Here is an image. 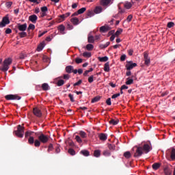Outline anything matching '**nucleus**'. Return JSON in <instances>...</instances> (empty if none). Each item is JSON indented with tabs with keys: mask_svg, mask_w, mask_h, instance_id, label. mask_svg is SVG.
Wrapping results in <instances>:
<instances>
[{
	"mask_svg": "<svg viewBox=\"0 0 175 175\" xmlns=\"http://www.w3.org/2000/svg\"><path fill=\"white\" fill-rule=\"evenodd\" d=\"M29 21H31V23H33V24H35V23H36V21L38 20V16L35 14L31 15L29 17Z\"/></svg>",
	"mask_w": 175,
	"mask_h": 175,
	"instance_id": "obj_11",
	"label": "nucleus"
},
{
	"mask_svg": "<svg viewBox=\"0 0 175 175\" xmlns=\"http://www.w3.org/2000/svg\"><path fill=\"white\" fill-rule=\"evenodd\" d=\"M12 5H13V2L12 1H8L7 3H5L6 8H11Z\"/></svg>",
	"mask_w": 175,
	"mask_h": 175,
	"instance_id": "obj_57",
	"label": "nucleus"
},
{
	"mask_svg": "<svg viewBox=\"0 0 175 175\" xmlns=\"http://www.w3.org/2000/svg\"><path fill=\"white\" fill-rule=\"evenodd\" d=\"M33 113L36 117H38L39 118L42 117V111H40V109H39L38 107L33 108Z\"/></svg>",
	"mask_w": 175,
	"mask_h": 175,
	"instance_id": "obj_7",
	"label": "nucleus"
},
{
	"mask_svg": "<svg viewBox=\"0 0 175 175\" xmlns=\"http://www.w3.org/2000/svg\"><path fill=\"white\" fill-rule=\"evenodd\" d=\"M72 70H73V66H67L66 67V73H72Z\"/></svg>",
	"mask_w": 175,
	"mask_h": 175,
	"instance_id": "obj_20",
	"label": "nucleus"
},
{
	"mask_svg": "<svg viewBox=\"0 0 175 175\" xmlns=\"http://www.w3.org/2000/svg\"><path fill=\"white\" fill-rule=\"evenodd\" d=\"M98 137H99L100 140H101L102 142H106V140H107V134L100 133L98 135Z\"/></svg>",
	"mask_w": 175,
	"mask_h": 175,
	"instance_id": "obj_10",
	"label": "nucleus"
},
{
	"mask_svg": "<svg viewBox=\"0 0 175 175\" xmlns=\"http://www.w3.org/2000/svg\"><path fill=\"white\" fill-rule=\"evenodd\" d=\"M18 35H19L20 38H26L27 32L22 31V32L18 33Z\"/></svg>",
	"mask_w": 175,
	"mask_h": 175,
	"instance_id": "obj_46",
	"label": "nucleus"
},
{
	"mask_svg": "<svg viewBox=\"0 0 175 175\" xmlns=\"http://www.w3.org/2000/svg\"><path fill=\"white\" fill-rule=\"evenodd\" d=\"M79 135L82 139H85L87 137V133L84 131H80Z\"/></svg>",
	"mask_w": 175,
	"mask_h": 175,
	"instance_id": "obj_37",
	"label": "nucleus"
},
{
	"mask_svg": "<svg viewBox=\"0 0 175 175\" xmlns=\"http://www.w3.org/2000/svg\"><path fill=\"white\" fill-rule=\"evenodd\" d=\"M133 17V16L132 15H129L127 18H126V22L127 23H131V21H132Z\"/></svg>",
	"mask_w": 175,
	"mask_h": 175,
	"instance_id": "obj_62",
	"label": "nucleus"
},
{
	"mask_svg": "<svg viewBox=\"0 0 175 175\" xmlns=\"http://www.w3.org/2000/svg\"><path fill=\"white\" fill-rule=\"evenodd\" d=\"M75 62H76V64H81V62H83V59H80L79 57H77L75 59Z\"/></svg>",
	"mask_w": 175,
	"mask_h": 175,
	"instance_id": "obj_58",
	"label": "nucleus"
},
{
	"mask_svg": "<svg viewBox=\"0 0 175 175\" xmlns=\"http://www.w3.org/2000/svg\"><path fill=\"white\" fill-rule=\"evenodd\" d=\"M1 21L4 24H5V25L10 23V21H9V17H8V16L3 17Z\"/></svg>",
	"mask_w": 175,
	"mask_h": 175,
	"instance_id": "obj_25",
	"label": "nucleus"
},
{
	"mask_svg": "<svg viewBox=\"0 0 175 175\" xmlns=\"http://www.w3.org/2000/svg\"><path fill=\"white\" fill-rule=\"evenodd\" d=\"M95 15V12L91 10H89L86 12V18H88V17H92Z\"/></svg>",
	"mask_w": 175,
	"mask_h": 175,
	"instance_id": "obj_14",
	"label": "nucleus"
},
{
	"mask_svg": "<svg viewBox=\"0 0 175 175\" xmlns=\"http://www.w3.org/2000/svg\"><path fill=\"white\" fill-rule=\"evenodd\" d=\"M47 10H49V8H47L46 6H44L41 8V12L46 13V12H47Z\"/></svg>",
	"mask_w": 175,
	"mask_h": 175,
	"instance_id": "obj_59",
	"label": "nucleus"
},
{
	"mask_svg": "<svg viewBox=\"0 0 175 175\" xmlns=\"http://www.w3.org/2000/svg\"><path fill=\"white\" fill-rule=\"evenodd\" d=\"M70 16V12H67L64 14H62L59 16L60 18H62V20H65L67 17H69Z\"/></svg>",
	"mask_w": 175,
	"mask_h": 175,
	"instance_id": "obj_31",
	"label": "nucleus"
},
{
	"mask_svg": "<svg viewBox=\"0 0 175 175\" xmlns=\"http://www.w3.org/2000/svg\"><path fill=\"white\" fill-rule=\"evenodd\" d=\"M124 8L126 9H131L132 8V3L127 2L124 4Z\"/></svg>",
	"mask_w": 175,
	"mask_h": 175,
	"instance_id": "obj_44",
	"label": "nucleus"
},
{
	"mask_svg": "<svg viewBox=\"0 0 175 175\" xmlns=\"http://www.w3.org/2000/svg\"><path fill=\"white\" fill-rule=\"evenodd\" d=\"M107 31H110V27L102 26L100 27V32H107Z\"/></svg>",
	"mask_w": 175,
	"mask_h": 175,
	"instance_id": "obj_13",
	"label": "nucleus"
},
{
	"mask_svg": "<svg viewBox=\"0 0 175 175\" xmlns=\"http://www.w3.org/2000/svg\"><path fill=\"white\" fill-rule=\"evenodd\" d=\"M17 137H24V126L18 125L17 130L14 131Z\"/></svg>",
	"mask_w": 175,
	"mask_h": 175,
	"instance_id": "obj_3",
	"label": "nucleus"
},
{
	"mask_svg": "<svg viewBox=\"0 0 175 175\" xmlns=\"http://www.w3.org/2000/svg\"><path fill=\"white\" fill-rule=\"evenodd\" d=\"M167 28H173L174 23L173 22H169L167 25Z\"/></svg>",
	"mask_w": 175,
	"mask_h": 175,
	"instance_id": "obj_53",
	"label": "nucleus"
},
{
	"mask_svg": "<svg viewBox=\"0 0 175 175\" xmlns=\"http://www.w3.org/2000/svg\"><path fill=\"white\" fill-rule=\"evenodd\" d=\"M53 144H50L48 148V152H50V151H53Z\"/></svg>",
	"mask_w": 175,
	"mask_h": 175,
	"instance_id": "obj_64",
	"label": "nucleus"
},
{
	"mask_svg": "<svg viewBox=\"0 0 175 175\" xmlns=\"http://www.w3.org/2000/svg\"><path fill=\"white\" fill-rule=\"evenodd\" d=\"M164 173L165 175H172V172L168 167L164 168Z\"/></svg>",
	"mask_w": 175,
	"mask_h": 175,
	"instance_id": "obj_30",
	"label": "nucleus"
},
{
	"mask_svg": "<svg viewBox=\"0 0 175 175\" xmlns=\"http://www.w3.org/2000/svg\"><path fill=\"white\" fill-rule=\"evenodd\" d=\"M108 148L109 150H116V145L109 144H108Z\"/></svg>",
	"mask_w": 175,
	"mask_h": 175,
	"instance_id": "obj_47",
	"label": "nucleus"
},
{
	"mask_svg": "<svg viewBox=\"0 0 175 175\" xmlns=\"http://www.w3.org/2000/svg\"><path fill=\"white\" fill-rule=\"evenodd\" d=\"M27 23H24L23 25L18 23L17 25V28H18V31H21V32H24V31H27Z\"/></svg>",
	"mask_w": 175,
	"mask_h": 175,
	"instance_id": "obj_8",
	"label": "nucleus"
},
{
	"mask_svg": "<svg viewBox=\"0 0 175 175\" xmlns=\"http://www.w3.org/2000/svg\"><path fill=\"white\" fill-rule=\"evenodd\" d=\"M120 93L115 94L112 95L111 98L116 99V98H118V96H120Z\"/></svg>",
	"mask_w": 175,
	"mask_h": 175,
	"instance_id": "obj_63",
	"label": "nucleus"
},
{
	"mask_svg": "<svg viewBox=\"0 0 175 175\" xmlns=\"http://www.w3.org/2000/svg\"><path fill=\"white\" fill-rule=\"evenodd\" d=\"M94 157H95L96 158H99V157H100V150H94Z\"/></svg>",
	"mask_w": 175,
	"mask_h": 175,
	"instance_id": "obj_28",
	"label": "nucleus"
},
{
	"mask_svg": "<svg viewBox=\"0 0 175 175\" xmlns=\"http://www.w3.org/2000/svg\"><path fill=\"white\" fill-rule=\"evenodd\" d=\"M98 61H100V62H107V61H109V57L107 56H105L103 57H98Z\"/></svg>",
	"mask_w": 175,
	"mask_h": 175,
	"instance_id": "obj_19",
	"label": "nucleus"
},
{
	"mask_svg": "<svg viewBox=\"0 0 175 175\" xmlns=\"http://www.w3.org/2000/svg\"><path fill=\"white\" fill-rule=\"evenodd\" d=\"M144 61H145V65L148 66V65H150V57L148 59H144Z\"/></svg>",
	"mask_w": 175,
	"mask_h": 175,
	"instance_id": "obj_61",
	"label": "nucleus"
},
{
	"mask_svg": "<svg viewBox=\"0 0 175 175\" xmlns=\"http://www.w3.org/2000/svg\"><path fill=\"white\" fill-rule=\"evenodd\" d=\"M104 70L105 72H110V64L109 62L105 64Z\"/></svg>",
	"mask_w": 175,
	"mask_h": 175,
	"instance_id": "obj_18",
	"label": "nucleus"
},
{
	"mask_svg": "<svg viewBox=\"0 0 175 175\" xmlns=\"http://www.w3.org/2000/svg\"><path fill=\"white\" fill-rule=\"evenodd\" d=\"M171 159H172V161H174L175 159V148H173L171 151Z\"/></svg>",
	"mask_w": 175,
	"mask_h": 175,
	"instance_id": "obj_36",
	"label": "nucleus"
},
{
	"mask_svg": "<svg viewBox=\"0 0 175 175\" xmlns=\"http://www.w3.org/2000/svg\"><path fill=\"white\" fill-rule=\"evenodd\" d=\"M38 140L41 142V143H43L44 144H46V143L49 142V140H50V137L47 135H44L43 133H40L38 136Z\"/></svg>",
	"mask_w": 175,
	"mask_h": 175,
	"instance_id": "obj_4",
	"label": "nucleus"
},
{
	"mask_svg": "<svg viewBox=\"0 0 175 175\" xmlns=\"http://www.w3.org/2000/svg\"><path fill=\"white\" fill-rule=\"evenodd\" d=\"M56 84L57 87H62V85H64V84H65V81H64V79H59L57 81Z\"/></svg>",
	"mask_w": 175,
	"mask_h": 175,
	"instance_id": "obj_29",
	"label": "nucleus"
},
{
	"mask_svg": "<svg viewBox=\"0 0 175 175\" xmlns=\"http://www.w3.org/2000/svg\"><path fill=\"white\" fill-rule=\"evenodd\" d=\"M58 31H60V33H62V35H64L65 33V26L64 25H60L58 26L57 27Z\"/></svg>",
	"mask_w": 175,
	"mask_h": 175,
	"instance_id": "obj_12",
	"label": "nucleus"
},
{
	"mask_svg": "<svg viewBox=\"0 0 175 175\" xmlns=\"http://www.w3.org/2000/svg\"><path fill=\"white\" fill-rule=\"evenodd\" d=\"M5 98L6 100H20L21 97L18 96L17 94H8L5 96Z\"/></svg>",
	"mask_w": 175,
	"mask_h": 175,
	"instance_id": "obj_5",
	"label": "nucleus"
},
{
	"mask_svg": "<svg viewBox=\"0 0 175 175\" xmlns=\"http://www.w3.org/2000/svg\"><path fill=\"white\" fill-rule=\"evenodd\" d=\"M103 154L105 157H110L111 155V153L109 150H104Z\"/></svg>",
	"mask_w": 175,
	"mask_h": 175,
	"instance_id": "obj_40",
	"label": "nucleus"
},
{
	"mask_svg": "<svg viewBox=\"0 0 175 175\" xmlns=\"http://www.w3.org/2000/svg\"><path fill=\"white\" fill-rule=\"evenodd\" d=\"M40 143H41L40 140L36 139L34 141V146H35V147H40Z\"/></svg>",
	"mask_w": 175,
	"mask_h": 175,
	"instance_id": "obj_41",
	"label": "nucleus"
},
{
	"mask_svg": "<svg viewBox=\"0 0 175 175\" xmlns=\"http://www.w3.org/2000/svg\"><path fill=\"white\" fill-rule=\"evenodd\" d=\"M100 100V96H96L92 100V103H96Z\"/></svg>",
	"mask_w": 175,
	"mask_h": 175,
	"instance_id": "obj_35",
	"label": "nucleus"
},
{
	"mask_svg": "<svg viewBox=\"0 0 175 175\" xmlns=\"http://www.w3.org/2000/svg\"><path fill=\"white\" fill-rule=\"evenodd\" d=\"M87 10V8H80L79 10H78V13L79 14H83V13H84V12H85Z\"/></svg>",
	"mask_w": 175,
	"mask_h": 175,
	"instance_id": "obj_45",
	"label": "nucleus"
},
{
	"mask_svg": "<svg viewBox=\"0 0 175 175\" xmlns=\"http://www.w3.org/2000/svg\"><path fill=\"white\" fill-rule=\"evenodd\" d=\"M31 29L32 31H33V29H35V25L33 24H29V27L27 28V32H29V31H31Z\"/></svg>",
	"mask_w": 175,
	"mask_h": 175,
	"instance_id": "obj_39",
	"label": "nucleus"
},
{
	"mask_svg": "<svg viewBox=\"0 0 175 175\" xmlns=\"http://www.w3.org/2000/svg\"><path fill=\"white\" fill-rule=\"evenodd\" d=\"M94 12V13H96V14H99V13H101L102 12V7H99V6L96 7Z\"/></svg>",
	"mask_w": 175,
	"mask_h": 175,
	"instance_id": "obj_26",
	"label": "nucleus"
},
{
	"mask_svg": "<svg viewBox=\"0 0 175 175\" xmlns=\"http://www.w3.org/2000/svg\"><path fill=\"white\" fill-rule=\"evenodd\" d=\"M124 157H126L127 159H129V158L132 157V154H131V152L127 151L124 153Z\"/></svg>",
	"mask_w": 175,
	"mask_h": 175,
	"instance_id": "obj_34",
	"label": "nucleus"
},
{
	"mask_svg": "<svg viewBox=\"0 0 175 175\" xmlns=\"http://www.w3.org/2000/svg\"><path fill=\"white\" fill-rule=\"evenodd\" d=\"M75 140H76L78 143H83V140L81 139V138L80 136H79V135H76V137H75Z\"/></svg>",
	"mask_w": 175,
	"mask_h": 175,
	"instance_id": "obj_49",
	"label": "nucleus"
},
{
	"mask_svg": "<svg viewBox=\"0 0 175 175\" xmlns=\"http://www.w3.org/2000/svg\"><path fill=\"white\" fill-rule=\"evenodd\" d=\"M88 43H95V38L92 36H88Z\"/></svg>",
	"mask_w": 175,
	"mask_h": 175,
	"instance_id": "obj_24",
	"label": "nucleus"
},
{
	"mask_svg": "<svg viewBox=\"0 0 175 175\" xmlns=\"http://www.w3.org/2000/svg\"><path fill=\"white\" fill-rule=\"evenodd\" d=\"M71 23H72V24L74 25H79V18H72L70 19Z\"/></svg>",
	"mask_w": 175,
	"mask_h": 175,
	"instance_id": "obj_21",
	"label": "nucleus"
},
{
	"mask_svg": "<svg viewBox=\"0 0 175 175\" xmlns=\"http://www.w3.org/2000/svg\"><path fill=\"white\" fill-rule=\"evenodd\" d=\"M92 70H94V68H90L89 70H85L83 73V76H87L90 73V72H92Z\"/></svg>",
	"mask_w": 175,
	"mask_h": 175,
	"instance_id": "obj_48",
	"label": "nucleus"
},
{
	"mask_svg": "<svg viewBox=\"0 0 175 175\" xmlns=\"http://www.w3.org/2000/svg\"><path fill=\"white\" fill-rule=\"evenodd\" d=\"M80 154H81L84 157H90V151H88L87 150H81Z\"/></svg>",
	"mask_w": 175,
	"mask_h": 175,
	"instance_id": "obj_17",
	"label": "nucleus"
},
{
	"mask_svg": "<svg viewBox=\"0 0 175 175\" xmlns=\"http://www.w3.org/2000/svg\"><path fill=\"white\" fill-rule=\"evenodd\" d=\"M125 59H126V55H125V54L122 55L120 57V61L122 62H124V61H125Z\"/></svg>",
	"mask_w": 175,
	"mask_h": 175,
	"instance_id": "obj_56",
	"label": "nucleus"
},
{
	"mask_svg": "<svg viewBox=\"0 0 175 175\" xmlns=\"http://www.w3.org/2000/svg\"><path fill=\"white\" fill-rule=\"evenodd\" d=\"M110 2H111V0H101L100 3L103 6H107Z\"/></svg>",
	"mask_w": 175,
	"mask_h": 175,
	"instance_id": "obj_23",
	"label": "nucleus"
},
{
	"mask_svg": "<svg viewBox=\"0 0 175 175\" xmlns=\"http://www.w3.org/2000/svg\"><path fill=\"white\" fill-rule=\"evenodd\" d=\"M109 46H110V42H107L105 44H100L99 45L100 49H106V47H109Z\"/></svg>",
	"mask_w": 175,
	"mask_h": 175,
	"instance_id": "obj_27",
	"label": "nucleus"
},
{
	"mask_svg": "<svg viewBox=\"0 0 175 175\" xmlns=\"http://www.w3.org/2000/svg\"><path fill=\"white\" fill-rule=\"evenodd\" d=\"M85 49L88 51H92V50H94V45L92 44H88Z\"/></svg>",
	"mask_w": 175,
	"mask_h": 175,
	"instance_id": "obj_22",
	"label": "nucleus"
},
{
	"mask_svg": "<svg viewBox=\"0 0 175 175\" xmlns=\"http://www.w3.org/2000/svg\"><path fill=\"white\" fill-rule=\"evenodd\" d=\"M33 133V131H27L25 134V137H27L28 136H31Z\"/></svg>",
	"mask_w": 175,
	"mask_h": 175,
	"instance_id": "obj_54",
	"label": "nucleus"
},
{
	"mask_svg": "<svg viewBox=\"0 0 175 175\" xmlns=\"http://www.w3.org/2000/svg\"><path fill=\"white\" fill-rule=\"evenodd\" d=\"M152 167L154 170H158L161 167L160 163H154L152 164Z\"/></svg>",
	"mask_w": 175,
	"mask_h": 175,
	"instance_id": "obj_15",
	"label": "nucleus"
},
{
	"mask_svg": "<svg viewBox=\"0 0 175 175\" xmlns=\"http://www.w3.org/2000/svg\"><path fill=\"white\" fill-rule=\"evenodd\" d=\"M68 98H70V102H72V103L75 102V98L73 97V94H69Z\"/></svg>",
	"mask_w": 175,
	"mask_h": 175,
	"instance_id": "obj_55",
	"label": "nucleus"
},
{
	"mask_svg": "<svg viewBox=\"0 0 175 175\" xmlns=\"http://www.w3.org/2000/svg\"><path fill=\"white\" fill-rule=\"evenodd\" d=\"M135 148H136L135 152L134 154L135 158H139V157H142L143 155V151L145 154H148L149 151L152 150V148L148 144H144L143 147L135 146L133 148V150H135Z\"/></svg>",
	"mask_w": 175,
	"mask_h": 175,
	"instance_id": "obj_1",
	"label": "nucleus"
},
{
	"mask_svg": "<svg viewBox=\"0 0 175 175\" xmlns=\"http://www.w3.org/2000/svg\"><path fill=\"white\" fill-rule=\"evenodd\" d=\"M137 66V64L133 63L132 61L127 62L126 64V70H131V69L136 68Z\"/></svg>",
	"mask_w": 175,
	"mask_h": 175,
	"instance_id": "obj_6",
	"label": "nucleus"
},
{
	"mask_svg": "<svg viewBox=\"0 0 175 175\" xmlns=\"http://www.w3.org/2000/svg\"><path fill=\"white\" fill-rule=\"evenodd\" d=\"M28 142H29V144H30L31 145L33 144V143H35V139L33 138V137L30 136V137H29Z\"/></svg>",
	"mask_w": 175,
	"mask_h": 175,
	"instance_id": "obj_38",
	"label": "nucleus"
},
{
	"mask_svg": "<svg viewBox=\"0 0 175 175\" xmlns=\"http://www.w3.org/2000/svg\"><path fill=\"white\" fill-rule=\"evenodd\" d=\"M68 152L70 155H76V151L72 148L68 149Z\"/></svg>",
	"mask_w": 175,
	"mask_h": 175,
	"instance_id": "obj_50",
	"label": "nucleus"
},
{
	"mask_svg": "<svg viewBox=\"0 0 175 175\" xmlns=\"http://www.w3.org/2000/svg\"><path fill=\"white\" fill-rule=\"evenodd\" d=\"M119 122V120H115L114 119H111L109 122V123L111 125H117Z\"/></svg>",
	"mask_w": 175,
	"mask_h": 175,
	"instance_id": "obj_33",
	"label": "nucleus"
},
{
	"mask_svg": "<svg viewBox=\"0 0 175 175\" xmlns=\"http://www.w3.org/2000/svg\"><path fill=\"white\" fill-rule=\"evenodd\" d=\"M12 65V59L8 58L3 61V66L0 68V70L2 72H8L9 70V66Z\"/></svg>",
	"mask_w": 175,
	"mask_h": 175,
	"instance_id": "obj_2",
	"label": "nucleus"
},
{
	"mask_svg": "<svg viewBox=\"0 0 175 175\" xmlns=\"http://www.w3.org/2000/svg\"><path fill=\"white\" fill-rule=\"evenodd\" d=\"M44 49V44L40 43L37 47V51H42Z\"/></svg>",
	"mask_w": 175,
	"mask_h": 175,
	"instance_id": "obj_32",
	"label": "nucleus"
},
{
	"mask_svg": "<svg viewBox=\"0 0 175 175\" xmlns=\"http://www.w3.org/2000/svg\"><path fill=\"white\" fill-rule=\"evenodd\" d=\"M94 79H95V77H94V75L90 76L88 79V83H94Z\"/></svg>",
	"mask_w": 175,
	"mask_h": 175,
	"instance_id": "obj_52",
	"label": "nucleus"
},
{
	"mask_svg": "<svg viewBox=\"0 0 175 175\" xmlns=\"http://www.w3.org/2000/svg\"><path fill=\"white\" fill-rule=\"evenodd\" d=\"M122 33V29H118L116 32L115 33V36H120Z\"/></svg>",
	"mask_w": 175,
	"mask_h": 175,
	"instance_id": "obj_42",
	"label": "nucleus"
},
{
	"mask_svg": "<svg viewBox=\"0 0 175 175\" xmlns=\"http://www.w3.org/2000/svg\"><path fill=\"white\" fill-rule=\"evenodd\" d=\"M126 81L125 82V84L126 85H131V84H133V79L131 78V77H128L126 78Z\"/></svg>",
	"mask_w": 175,
	"mask_h": 175,
	"instance_id": "obj_16",
	"label": "nucleus"
},
{
	"mask_svg": "<svg viewBox=\"0 0 175 175\" xmlns=\"http://www.w3.org/2000/svg\"><path fill=\"white\" fill-rule=\"evenodd\" d=\"M83 57H85V58H90L91 57V53L90 52H84L83 53Z\"/></svg>",
	"mask_w": 175,
	"mask_h": 175,
	"instance_id": "obj_43",
	"label": "nucleus"
},
{
	"mask_svg": "<svg viewBox=\"0 0 175 175\" xmlns=\"http://www.w3.org/2000/svg\"><path fill=\"white\" fill-rule=\"evenodd\" d=\"M106 103L108 106H111V98H108L106 100Z\"/></svg>",
	"mask_w": 175,
	"mask_h": 175,
	"instance_id": "obj_60",
	"label": "nucleus"
},
{
	"mask_svg": "<svg viewBox=\"0 0 175 175\" xmlns=\"http://www.w3.org/2000/svg\"><path fill=\"white\" fill-rule=\"evenodd\" d=\"M38 87H41L42 91H49L50 90V85H49V83H44L40 85H38Z\"/></svg>",
	"mask_w": 175,
	"mask_h": 175,
	"instance_id": "obj_9",
	"label": "nucleus"
},
{
	"mask_svg": "<svg viewBox=\"0 0 175 175\" xmlns=\"http://www.w3.org/2000/svg\"><path fill=\"white\" fill-rule=\"evenodd\" d=\"M29 2H32L33 3H37V5H39L40 2H42V0H29Z\"/></svg>",
	"mask_w": 175,
	"mask_h": 175,
	"instance_id": "obj_51",
	"label": "nucleus"
}]
</instances>
